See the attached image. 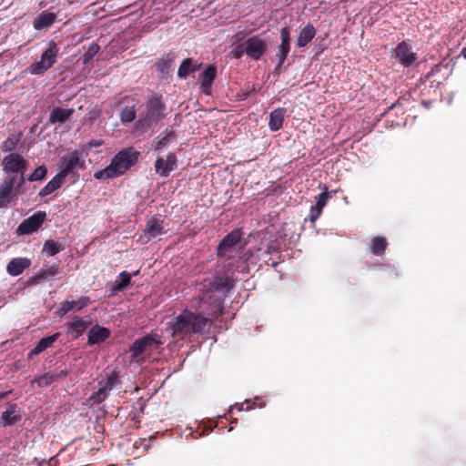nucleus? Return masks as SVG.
<instances>
[{
    "mask_svg": "<svg viewBox=\"0 0 466 466\" xmlns=\"http://www.w3.org/2000/svg\"><path fill=\"white\" fill-rule=\"evenodd\" d=\"M47 174V168L45 165H41L37 167L34 172L29 175L26 179L27 181L34 182V181H41L43 180Z\"/></svg>",
    "mask_w": 466,
    "mask_h": 466,
    "instance_id": "38",
    "label": "nucleus"
},
{
    "mask_svg": "<svg viewBox=\"0 0 466 466\" xmlns=\"http://www.w3.org/2000/svg\"><path fill=\"white\" fill-rule=\"evenodd\" d=\"M65 247L61 243H57L53 239H48L44 243L43 252L46 253L48 256H55L60 251L64 250Z\"/></svg>",
    "mask_w": 466,
    "mask_h": 466,
    "instance_id": "36",
    "label": "nucleus"
},
{
    "mask_svg": "<svg viewBox=\"0 0 466 466\" xmlns=\"http://www.w3.org/2000/svg\"><path fill=\"white\" fill-rule=\"evenodd\" d=\"M25 180L27 179L25 177V173H20V177L19 179L16 178V183L15 185L19 192L21 191V187L25 184Z\"/></svg>",
    "mask_w": 466,
    "mask_h": 466,
    "instance_id": "47",
    "label": "nucleus"
},
{
    "mask_svg": "<svg viewBox=\"0 0 466 466\" xmlns=\"http://www.w3.org/2000/svg\"><path fill=\"white\" fill-rule=\"evenodd\" d=\"M165 108L166 106L162 102L161 96L156 94L153 95L148 100L143 122L147 127H150L152 123L158 122L165 116Z\"/></svg>",
    "mask_w": 466,
    "mask_h": 466,
    "instance_id": "7",
    "label": "nucleus"
},
{
    "mask_svg": "<svg viewBox=\"0 0 466 466\" xmlns=\"http://www.w3.org/2000/svg\"><path fill=\"white\" fill-rule=\"evenodd\" d=\"M58 271L59 270L57 266H51L48 268L43 269L41 272H39L35 276V279L37 280L46 279L48 278L55 277L56 275H57Z\"/></svg>",
    "mask_w": 466,
    "mask_h": 466,
    "instance_id": "43",
    "label": "nucleus"
},
{
    "mask_svg": "<svg viewBox=\"0 0 466 466\" xmlns=\"http://www.w3.org/2000/svg\"><path fill=\"white\" fill-rule=\"evenodd\" d=\"M175 137V132L172 129L166 128L153 141L152 147L154 150H160L165 147L170 139Z\"/></svg>",
    "mask_w": 466,
    "mask_h": 466,
    "instance_id": "31",
    "label": "nucleus"
},
{
    "mask_svg": "<svg viewBox=\"0 0 466 466\" xmlns=\"http://www.w3.org/2000/svg\"><path fill=\"white\" fill-rule=\"evenodd\" d=\"M265 406V402L262 398H255L254 400H248L241 403L239 410H250L254 408H262Z\"/></svg>",
    "mask_w": 466,
    "mask_h": 466,
    "instance_id": "40",
    "label": "nucleus"
},
{
    "mask_svg": "<svg viewBox=\"0 0 466 466\" xmlns=\"http://www.w3.org/2000/svg\"><path fill=\"white\" fill-rule=\"evenodd\" d=\"M191 309H185L174 318L170 324L174 339L204 334L222 314V301L213 293H201L191 302Z\"/></svg>",
    "mask_w": 466,
    "mask_h": 466,
    "instance_id": "1",
    "label": "nucleus"
},
{
    "mask_svg": "<svg viewBox=\"0 0 466 466\" xmlns=\"http://www.w3.org/2000/svg\"><path fill=\"white\" fill-rule=\"evenodd\" d=\"M138 272H139V271H138V270H137V271H135L134 273H132V274H131V275H132V277H133V276H137V275L138 274Z\"/></svg>",
    "mask_w": 466,
    "mask_h": 466,
    "instance_id": "55",
    "label": "nucleus"
},
{
    "mask_svg": "<svg viewBox=\"0 0 466 466\" xmlns=\"http://www.w3.org/2000/svg\"><path fill=\"white\" fill-rule=\"evenodd\" d=\"M403 101H406L404 98H399L395 103H393L390 107L389 110L403 107Z\"/></svg>",
    "mask_w": 466,
    "mask_h": 466,
    "instance_id": "50",
    "label": "nucleus"
},
{
    "mask_svg": "<svg viewBox=\"0 0 466 466\" xmlns=\"http://www.w3.org/2000/svg\"><path fill=\"white\" fill-rule=\"evenodd\" d=\"M69 374L67 370L60 371H49L35 379L38 387H46L54 382L59 381L66 378Z\"/></svg>",
    "mask_w": 466,
    "mask_h": 466,
    "instance_id": "18",
    "label": "nucleus"
},
{
    "mask_svg": "<svg viewBox=\"0 0 466 466\" xmlns=\"http://www.w3.org/2000/svg\"><path fill=\"white\" fill-rule=\"evenodd\" d=\"M316 28L312 24L309 23L306 26H304L300 31L297 38V46L304 47L306 46L315 36Z\"/></svg>",
    "mask_w": 466,
    "mask_h": 466,
    "instance_id": "28",
    "label": "nucleus"
},
{
    "mask_svg": "<svg viewBox=\"0 0 466 466\" xmlns=\"http://www.w3.org/2000/svg\"><path fill=\"white\" fill-rule=\"evenodd\" d=\"M25 180L27 179L25 177V173H20V177L19 179L16 178V183L15 185L19 192L21 191V187L25 184Z\"/></svg>",
    "mask_w": 466,
    "mask_h": 466,
    "instance_id": "48",
    "label": "nucleus"
},
{
    "mask_svg": "<svg viewBox=\"0 0 466 466\" xmlns=\"http://www.w3.org/2000/svg\"><path fill=\"white\" fill-rule=\"evenodd\" d=\"M204 287L207 288V290L203 291L202 293H213L223 302V298L217 295L216 291L223 293V297H225L233 289L234 280L227 274L217 271L213 280L209 281L208 285L205 284Z\"/></svg>",
    "mask_w": 466,
    "mask_h": 466,
    "instance_id": "6",
    "label": "nucleus"
},
{
    "mask_svg": "<svg viewBox=\"0 0 466 466\" xmlns=\"http://www.w3.org/2000/svg\"><path fill=\"white\" fill-rule=\"evenodd\" d=\"M139 156L140 152L133 147H126L115 155L106 167L96 171L94 173V177L98 180H107L118 177L136 165Z\"/></svg>",
    "mask_w": 466,
    "mask_h": 466,
    "instance_id": "2",
    "label": "nucleus"
},
{
    "mask_svg": "<svg viewBox=\"0 0 466 466\" xmlns=\"http://www.w3.org/2000/svg\"><path fill=\"white\" fill-rule=\"evenodd\" d=\"M145 232L150 238H156L162 234L166 233L164 219H162L159 216L153 217L147 222Z\"/></svg>",
    "mask_w": 466,
    "mask_h": 466,
    "instance_id": "23",
    "label": "nucleus"
},
{
    "mask_svg": "<svg viewBox=\"0 0 466 466\" xmlns=\"http://www.w3.org/2000/svg\"><path fill=\"white\" fill-rule=\"evenodd\" d=\"M110 336V330L98 325L91 328L87 334V344L95 345L104 342Z\"/></svg>",
    "mask_w": 466,
    "mask_h": 466,
    "instance_id": "21",
    "label": "nucleus"
},
{
    "mask_svg": "<svg viewBox=\"0 0 466 466\" xmlns=\"http://www.w3.org/2000/svg\"><path fill=\"white\" fill-rule=\"evenodd\" d=\"M246 55L252 60H259L267 51L265 40L258 35H253L244 41Z\"/></svg>",
    "mask_w": 466,
    "mask_h": 466,
    "instance_id": "10",
    "label": "nucleus"
},
{
    "mask_svg": "<svg viewBox=\"0 0 466 466\" xmlns=\"http://www.w3.org/2000/svg\"><path fill=\"white\" fill-rule=\"evenodd\" d=\"M109 393L106 392L105 390V389H102L99 387L98 390L94 392L90 397H89V401L91 402L92 405L94 404H100L102 403L107 397H108Z\"/></svg>",
    "mask_w": 466,
    "mask_h": 466,
    "instance_id": "41",
    "label": "nucleus"
},
{
    "mask_svg": "<svg viewBox=\"0 0 466 466\" xmlns=\"http://www.w3.org/2000/svg\"><path fill=\"white\" fill-rule=\"evenodd\" d=\"M89 304L90 299L86 296H82L77 300H66L61 303L60 308L57 310V314L59 316H65L71 310H81L82 309L87 307Z\"/></svg>",
    "mask_w": 466,
    "mask_h": 466,
    "instance_id": "17",
    "label": "nucleus"
},
{
    "mask_svg": "<svg viewBox=\"0 0 466 466\" xmlns=\"http://www.w3.org/2000/svg\"><path fill=\"white\" fill-rule=\"evenodd\" d=\"M30 265L31 260L27 258H15L8 262L6 271L11 276H18L25 269L28 268Z\"/></svg>",
    "mask_w": 466,
    "mask_h": 466,
    "instance_id": "22",
    "label": "nucleus"
},
{
    "mask_svg": "<svg viewBox=\"0 0 466 466\" xmlns=\"http://www.w3.org/2000/svg\"><path fill=\"white\" fill-rule=\"evenodd\" d=\"M161 345L162 341L157 334H147L133 342L129 350L131 358L137 360L143 354H151Z\"/></svg>",
    "mask_w": 466,
    "mask_h": 466,
    "instance_id": "4",
    "label": "nucleus"
},
{
    "mask_svg": "<svg viewBox=\"0 0 466 466\" xmlns=\"http://www.w3.org/2000/svg\"><path fill=\"white\" fill-rule=\"evenodd\" d=\"M58 167V174L64 179L68 176H72L75 181L79 177L77 170L85 169L86 163L84 159H81L79 152L77 150H74L60 157Z\"/></svg>",
    "mask_w": 466,
    "mask_h": 466,
    "instance_id": "3",
    "label": "nucleus"
},
{
    "mask_svg": "<svg viewBox=\"0 0 466 466\" xmlns=\"http://www.w3.org/2000/svg\"><path fill=\"white\" fill-rule=\"evenodd\" d=\"M391 56L399 60V62L409 67L417 60V54L411 51V46L406 41H402L391 50Z\"/></svg>",
    "mask_w": 466,
    "mask_h": 466,
    "instance_id": "9",
    "label": "nucleus"
},
{
    "mask_svg": "<svg viewBox=\"0 0 466 466\" xmlns=\"http://www.w3.org/2000/svg\"><path fill=\"white\" fill-rule=\"evenodd\" d=\"M65 179L57 173L38 193V196L43 198L52 194L56 189L62 187Z\"/></svg>",
    "mask_w": 466,
    "mask_h": 466,
    "instance_id": "30",
    "label": "nucleus"
},
{
    "mask_svg": "<svg viewBox=\"0 0 466 466\" xmlns=\"http://www.w3.org/2000/svg\"><path fill=\"white\" fill-rule=\"evenodd\" d=\"M461 55L466 58V47L462 49Z\"/></svg>",
    "mask_w": 466,
    "mask_h": 466,
    "instance_id": "53",
    "label": "nucleus"
},
{
    "mask_svg": "<svg viewBox=\"0 0 466 466\" xmlns=\"http://www.w3.org/2000/svg\"><path fill=\"white\" fill-rule=\"evenodd\" d=\"M74 112H75L74 108L56 107L50 113L49 123L50 124H56V123L63 124L72 116Z\"/></svg>",
    "mask_w": 466,
    "mask_h": 466,
    "instance_id": "26",
    "label": "nucleus"
},
{
    "mask_svg": "<svg viewBox=\"0 0 466 466\" xmlns=\"http://www.w3.org/2000/svg\"><path fill=\"white\" fill-rule=\"evenodd\" d=\"M21 413V410L17 407V404H9L6 410H5L0 417V424L6 427L17 423L22 419Z\"/></svg>",
    "mask_w": 466,
    "mask_h": 466,
    "instance_id": "16",
    "label": "nucleus"
},
{
    "mask_svg": "<svg viewBox=\"0 0 466 466\" xmlns=\"http://www.w3.org/2000/svg\"><path fill=\"white\" fill-rule=\"evenodd\" d=\"M201 64H194L191 58L184 59L178 68L177 76L180 78H186L189 73H194L199 70Z\"/></svg>",
    "mask_w": 466,
    "mask_h": 466,
    "instance_id": "32",
    "label": "nucleus"
},
{
    "mask_svg": "<svg viewBox=\"0 0 466 466\" xmlns=\"http://www.w3.org/2000/svg\"><path fill=\"white\" fill-rule=\"evenodd\" d=\"M328 198L329 192L327 191V187H325V190L316 197L315 207L323 209V208L326 206Z\"/></svg>",
    "mask_w": 466,
    "mask_h": 466,
    "instance_id": "44",
    "label": "nucleus"
},
{
    "mask_svg": "<svg viewBox=\"0 0 466 466\" xmlns=\"http://www.w3.org/2000/svg\"><path fill=\"white\" fill-rule=\"evenodd\" d=\"M120 383L119 378L116 372L110 374L106 380L99 381L98 385L100 388L105 389L108 393L114 389V387Z\"/></svg>",
    "mask_w": 466,
    "mask_h": 466,
    "instance_id": "37",
    "label": "nucleus"
},
{
    "mask_svg": "<svg viewBox=\"0 0 466 466\" xmlns=\"http://www.w3.org/2000/svg\"><path fill=\"white\" fill-rule=\"evenodd\" d=\"M100 50V46L96 43H92L88 49L85 52L83 55V64L87 65L90 63V61L94 58L96 55L98 54Z\"/></svg>",
    "mask_w": 466,
    "mask_h": 466,
    "instance_id": "39",
    "label": "nucleus"
},
{
    "mask_svg": "<svg viewBox=\"0 0 466 466\" xmlns=\"http://www.w3.org/2000/svg\"><path fill=\"white\" fill-rule=\"evenodd\" d=\"M56 15L54 13L44 11L37 15L33 25L35 30H42L50 27L56 21Z\"/></svg>",
    "mask_w": 466,
    "mask_h": 466,
    "instance_id": "25",
    "label": "nucleus"
},
{
    "mask_svg": "<svg viewBox=\"0 0 466 466\" xmlns=\"http://www.w3.org/2000/svg\"><path fill=\"white\" fill-rule=\"evenodd\" d=\"M388 246L387 239L384 237H374L370 240V251L375 256H382Z\"/></svg>",
    "mask_w": 466,
    "mask_h": 466,
    "instance_id": "34",
    "label": "nucleus"
},
{
    "mask_svg": "<svg viewBox=\"0 0 466 466\" xmlns=\"http://www.w3.org/2000/svg\"><path fill=\"white\" fill-rule=\"evenodd\" d=\"M58 51L57 45L50 41L48 48L42 53L40 61L31 64L27 71L32 75H43L56 62Z\"/></svg>",
    "mask_w": 466,
    "mask_h": 466,
    "instance_id": "5",
    "label": "nucleus"
},
{
    "mask_svg": "<svg viewBox=\"0 0 466 466\" xmlns=\"http://www.w3.org/2000/svg\"><path fill=\"white\" fill-rule=\"evenodd\" d=\"M60 333L56 332L51 336L45 337L41 339L36 346L29 352L28 359H31L33 356L38 355L49 347H51L59 338Z\"/></svg>",
    "mask_w": 466,
    "mask_h": 466,
    "instance_id": "27",
    "label": "nucleus"
},
{
    "mask_svg": "<svg viewBox=\"0 0 466 466\" xmlns=\"http://www.w3.org/2000/svg\"><path fill=\"white\" fill-rule=\"evenodd\" d=\"M321 212H322V209H321V208H317V207L313 206V207L311 208V209H310V213H309V220H310L311 222L316 221V220L319 218V217L320 216Z\"/></svg>",
    "mask_w": 466,
    "mask_h": 466,
    "instance_id": "46",
    "label": "nucleus"
},
{
    "mask_svg": "<svg viewBox=\"0 0 466 466\" xmlns=\"http://www.w3.org/2000/svg\"><path fill=\"white\" fill-rule=\"evenodd\" d=\"M244 55H246L244 42L238 44L230 51L231 57L235 59H240Z\"/></svg>",
    "mask_w": 466,
    "mask_h": 466,
    "instance_id": "45",
    "label": "nucleus"
},
{
    "mask_svg": "<svg viewBox=\"0 0 466 466\" xmlns=\"http://www.w3.org/2000/svg\"><path fill=\"white\" fill-rule=\"evenodd\" d=\"M286 111L284 107H278L269 114L268 127L270 131L276 132L282 128Z\"/></svg>",
    "mask_w": 466,
    "mask_h": 466,
    "instance_id": "24",
    "label": "nucleus"
},
{
    "mask_svg": "<svg viewBox=\"0 0 466 466\" xmlns=\"http://www.w3.org/2000/svg\"><path fill=\"white\" fill-rule=\"evenodd\" d=\"M280 39L281 43L279 46L276 55L278 58V67L284 64L290 50V29L288 26H285L280 30Z\"/></svg>",
    "mask_w": 466,
    "mask_h": 466,
    "instance_id": "14",
    "label": "nucleus"
},
{
    "mask_svg": "<svg viewBox=\"0 0 466 466\" xmlns=\"http://www.w3.org/2000/svg\"><path fill=\"white\" fill-rule=\"evenodd\" d=\"M27 164L18 153H10L3 160V169L5 173H25Z\"/></svg>",
    "mask_w": 466,
    "mask_h": 466,
    "instance_id": "12",
    "label": "nucleus"
},
{
    "mask_svg": "<svg viewBox=\"0 0 466 466\" xmlns=\"http://www.w3.org/2000/svg\"><path fill=\"white\" fill-rule=\"evenodd\" d=\"M16 176L5 178L0 185V208H5L13 201L20 192L15 187Z\"/></svg>",
    "mask_w": 466,
    "mask_h": 466,
    "instance_id": "8",
    "label": "nucleus"
},
{
    "mask_svg": "<svg viewBox=\"0 0 466 466\" xmlns=\"http://www.w3.org/2000/svg\"><path fill=\"white\" fill-rule=\"evenodd\" d=\"M242 238V232L240 229L236 228L226 235L218 246L217 256L223 258L228 251L231 250L237 244H238Z\"/></svg>",
    "mask_w": 466,
    "mask_h": 466,
    "instance_id": "13",
    "label": "nucleus"
},
{
    "mask_svg": "<svg viewBox=\"0 0 466 466\" xmlns=\"http://www.w3.org/2000/svg\"><path fill=\"white\" fill-rule=\"evenodd\" d=\"M177 167V157L174 153H169L167 156V159L158 157L155 162L156 172L163 177H167L170 172Z\"/></svg>",
    "mask_w": 466,
    "mask_h": 466,
    "instance_id": "15",
    "label": "nucleus"
},
{
    "mask_svg": "<svg viewBox=\"0 0 466 466\" xmlns=\"http://www.w3.org/2000/svg\"><path fill=\"white\" fill-rule=\"evenodd\" d=\"M174 60L175 55L173 53L166 54L157 61L156 66L161 74L167 75Z\"/></svg>",
    "mask_w": 466,
    "mask_h": 466,
    "instance_id": "33",
    "label": "nucleus"
},
{
    "mask_svg": "<svg viewBox=\"0 0 466 466\" xmlns=\"http://www.w3.org/2000/svg\"><path fill=\"white\" fill-rule=\"evenodd\" d=\"M233 39H234L235 43L243 40L244 39V33L243 32H238L237 34L234 35Z\"/></svg>",
    "mask_w": 466,
    "mask_h": 466,
    "instance_id": "51",
    "label": "nucleus"
},
{
    "mask_svg": "<svg viewBox=\"0 0 466 466\" xmlns=\"http://www.w3.org/2000/svg\"><path fill=\"white\" fill-rule=\"evenodd\" d=\"M125 101H127V105L120 112V120L123 124L134 121L137 116L135 110L136 100L128 96H125L119 100L118 104H123Z\"/></svg>",
    "mask_w": 466,
    "mask_h": 466,
    "instance_id": "19",
    "label": "nucleus"
},
{
    "mask_svg": "<svg viewBox=\"0 0 466 466\" xmlns=\"http://www.w3.org/2000/svg\"><path fill=\"white\" fill-rule=\"evenodd\" d=\"M216 77L217 66L214 65H209L201 74L200 88L204 94L210 95L211 86Z\"/></svg>",
    "mask_w": 466,
    "mask_h": 466,
    "instance_id": "20",
    "label": "nucleus"
},
{
    "mask_svg": "<svg viewBox=\"0 0 466 466\" xmlns=\"http://www.w3.org/2000/svg\"><path fill=\"white\" fill-rule=\"evenodd\" d=\"M18 141L19 137L12 135L2 143L1 148L4 152L12 151L16 147Z\"/></svg>",
    "mask_w": 466,
    "mask_h": 466,
    "instance_id": "42",
    "label": "nucleus"
},
{
    "mask_svg": "<svg viewBox=\"0 0 466 466\" xmlns=\"http://www.w3.org/2000/svg\"><path fill=\"white\" fill-rule=\"evenodd\" d=\"M90 322L81 318H76V319L68 324L67 334L77 339L81 336L86 329L88 328Z\"/></svg>",
    "mask_w": 466,
    "mask_h": 466,
    "instance_id": "29",
    "label": "nucleus"
},
{
    "mask_svg": "<svg viewBox=\"0 0 466 466\" xmlns=\"http://www.w3.org/2000/svg\"><path fill=\"white\" fill-rule=\"evenodd\" d=\"M132 275L127 271H122L112 288L113 294L123 291L131 282Z\"/></svg>",
    "mask_w": 466,
    "mask_h": 466,
    "instance_id": "35",
    "label": "nucleus"
},
{
    "mask_svg": "<svg viewBox=\"0 0 466 466\" xmlns=\"http://www.w3.org/2000/svg\"><path fill=\"white\" fill-rule=\"evenodd\" d=\"M255 93H256L255 88H252V90L248 91V93H246V94L243 96L242 99H245V98H247L248 96H249L250 95H253V94H255Z\"/></svg>",
    "mask_w": 466,
    "mask_h": 466,
    "instance_id": "52",
    "label": "nucleus"
},
{
    "mask_svg": "<svg viewBox=\"0 0 466 466\" xmlns=\"http://www.w3.org/2000/svg\"><path fill=\"white\" fill-rule=\"evenodd\" d=\"M441 65H436L434 66L431 70L427 74L426 77L430 79L431 77L434 76L437 73L441 72Z\"/></svg>",
    "mask_w": 466,
    "mask_h": 466,
    "instance_id": "49",
    "label": "nucleus"
},
{
    "mask_svg": "<svg viewBox=\"0 0 466 466\" xmlns=\"http://www.w3.org/2000/svg\"><path fill=\"white\" fill-rule=\"evenodd\" d=\"M6 393H1L0 394V399H4L5 397Z\"/></svg>",
    "mask_w": 466,
    "mask_h": 466,
    "instance_id": "54",
    "label": "nucleus"
},
{
    "mask_svg": "<svg viewBox=\"0 0 466 466\" xmlns=\"http://www.w3.org/2000/svg\"><path fill=\"white\" fill-rule=\"evenodd\" d=\"M46 214L45 211H38L25 218L17 227L16 232L19 235H29L35 232L44 223Z\"/></svg>",
    "mask_w": 466,
    "mask_h": 466,
    "instance_id": "11",
    "label": "nucleus"
}]
</instances>
